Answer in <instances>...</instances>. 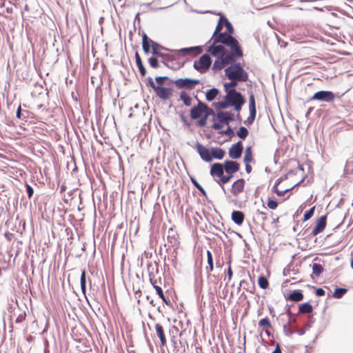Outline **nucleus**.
<instances>
[{
	"mask_svg": "<svg viewBox=\"0 0 353 353\" xmlns=\"http://www.w3.org/2000/svg\"><path fill=\"white\" fill-rule=\"evenodd\" d=\"M227 48L221 45L208 46L206 52L216 58L212 68L214 72L221 70L225 65L243 57V51L235 52L233 49Z\"/></svg>",
	"mask_w": 353,
	"mask_h": 353,
	"instance_id": "f257e3e1",
	"label": "nucleus"
},
{
	"mask_svg": "<svg viewBox=\"0 0 353 353\" xmlns=\"http://www.w3.org/2000/svg\"><path fill=\"white\" fill-rule=\"evenodd\" d=\"M224 26L225 30L219 34V39L216 41H221L220 45L228 49H233V51H243L239 41L233 36L234 33V27L227 18H224Z\"/></svg>",
	"mask_w": 353,
	"mask_h": 353,
	"instance_id": "f03ea898",
	"label": "nucleus"
},
{
	"mask_svg": "<svg viewBox=\"0 0 353 353\" xmlns=\"http://www.w3.org/2000/svg\"><path fill=\"white\" fill-rule=\"evenodd\" d=\"M225 68V75L230 80L245 82L249 79V74L243 68L241 63L234 61Z\"/></svg>",
	"mask_w": 353,
	"mask_h": 353,
	"instance_id": "7ed1b4c3",
	"label": "nucleus"
},
{
	"mask_svg": "<svg viewBox=\"0 0 353 353\" xmlns=\"http://www.w3.org/2000/svg\"><path fill=\"white\" fill-rule=\"evenodd\" d=\"M212 120L214 121L212 128L216 130H220L225 124L228 125L234 120V114L230 111H219L215 113Z\"/></svg>",
	"mask_w": 353,
	"mask_h": 353,
	"instance_id": "20e7f679",
	"label": "nucleus"
},
{
	"mask_svg": "<svg viewBox=\"0 0 353 353\" xmlns=\"http://www.w3.org/2000/svg\"><path fill=\"white\" fill-rule=\"evenodd\" d=\"M336 94L330 90H319L316 92L305 102V105L311 101H317L323 103H332L336 99Z\"/></svg>",
	"mask_w": 353,
	"mask_h": 353,
	"instance_id": "39448f33",
	"label": "nucleus"
},
{
	"mask_svg": "<svg viewBox=\"0 0 353 353\" xmlns=\"http://www.w3.org/2000/svg\"><path fill=\"white\" fill-rule=\"evenodd\" d=\"M212 64V59L210 55L204 54L201 55L199 60L194 62V68L200 73H204L208 70Z\"/></svg>",
	"mask_w": 353,
	"mask_h": 353,
	"instance_id": "423d86ee",
	"label": "nucleus"
},
{
	"mask_svg": "<svg viewBox=\"0 0 353 353\" xmlns=\"http://www.w3.org/2000/svg\"><path fill=\"white\" fill-rule=\"evenodd\" d=\"M210 108L206 103L198 99L197 105H194L190 110V118L197 120Z\"/></svg>",
	"mask_w": 353,
	"mask_h": 353,
	"instance_id": "0eeeda50",
	"label": "nucleus"
},
{
	"mask_svg": "<svg viewBox=\"0 0 353 353\" xmlns=\"http://www.w3.org/2000/svg\"><path fill=\"white\" fill-rule=\"evenodd\" d=\"M216 14L220 16L219 19L218 21L215 30L214 31L211 39L207 42L206 45L214 46L221 44V41H216V39H219V34L222 32L221 30L223 29L224 26V18L226 17L221 12H218L216 13Z\"/></svg>",
	"mask_w": 353,
	"mask_h": 353,
	"instance_id": "6e6552de",
	"label": "nucleus"
},
{
	"mask_svg": "<svg viewBox=\"0 0 353 353\" xmlns=\"http://www.w3.org/2000/svg\"><path fill=\"white\" fill-rule=\"evenodd\" d=\"M201 83L199 79L191 78H180L176 79L178 89L192 90Z\"/></svg>",
	"mask_w": 353,
	"mask_h": 353,
	"instance_id": "1a4fd4ad",
	"label": "nucleus"
},
{
	"mask_svg": "<svg viewBox=\"0 0 353 353\" xmlns=\"http://www.w3.org/2000/svg\"><path fill=\"white\" fill-rule=\"evenodd\" d=\"M174 89L164 85H157L154 93L156 96L163 101L168 100L172 96Z\"/></svg>",
	"mask_w": 353,
	"mask_h": 353,
	"instance_id": "9d476101",
	"label": "nucleus"
},
{
	"mask_svg": "<svg viewBox=\"0 0 353 353\" xmlns=\"http://www.w3.org/2000/svg\"><path fill=\"white\" fill-rule=\"evenodd\" d=\"M197 152L199 153L201 159L205 162H211L212 160V150L210 149L201 143L196 142L195 145Z\"/></svg>",
	"mask_w": 353,
	"mask_h": 353,
	"instance_id": "9b49d317",
	"label": "nucleus"
},
{
	"mask_svg": "<svg viewBox=\"0 0 353 353\" xmlns=\"http://www.w3.org/2000/svg\"><path fill=\"white\" fill-rule=\"evenodd\" d=\"M243 150V143L241 141H239L229 148L228 155L232 159H238L241 157Z\"/></svg>",
	"mask_w": 353,
	"mask_h": 353,
	"instance_id": "f8f14e48",
	"label": "nucleus"
},
{
	"mask_svg": "<svg viewBox=\"0 0 353 353\" xmlns=\"http://www.w3.org/2000/svg\"><path fill=\"white\" fill-rule=\"evenodd\" d=\"M224 99L228 102L229 106H232V104L238 103L241 100H245V98L241 92L234 90V92L226 93L224 97Z\"/></svg>",
	"mask_w": 353,
	"mask_h": 353,
	"instance_id": "ddd939ff",
	"label": "nucleus"
},
{
	"mask_svg": "<svg viewBox=\"0 0 353 353\" xmlns=\"http://www.w3.org/2000/svg\"><path fill=\"white\" fill-rule=\"evenodd\" d=\"M327 225V215H322L316 221L315 225L311 232L312 236H316L322 232Z\"/></svg>",
	"mask_w": 353,
	"mask_h": 353,
	"instance_id": "4468645a",
	"label": "nucleus"
},
{
	"mask_svg": "<svg viewBox=\"0 0 353 353\" xmlns=\"http://www.w3.org/2000/svg\"><path fill=\"white\" fill-rule=\"evenodd\" d=\"M203 51V47L201 46L189 47V48H183L179 50H172L171 52H174L176 54L179 55H185L189 52H194V55H196L198 54L201 53Z\"/></svg>",
	"mask_w": 353,
	"mask_h": 353,
	"instance_id": "2eb2a0df",
	"label": "nucleus"
},
{
	"mask_svg": "<svg viewBox=\"0 0 353 353\" xmlns=\"http://www.w3.org/2000/svg\"><path fill=\"white\" fill-rule=\"evenodd\" d=\"M226 174H234L239 171L240 163L236 161L225 160L223 163Z\"/></svg>",
	"mask_w": 353,
	"mask_h": 353,
	"instance_id": "dca6fc26",
	"label": "nucleus"
},
{
	"mask_svg": "<svg viewBox=\"0 0 353 353\" xmlns=\"http://www.w3.org/2000/svg\"><path fill=\"white\" fill-rule=\"evenodd\" d=\"M225 172L224 164L221 163H214L210 168V175L214 178L217 177L219 179Z\"/></svg>",
	"mask_w": 353,
	"mask_h": 353,
	"instance_id": "f3484780",
	"label": "nucleus"
},
{
	"mask_svg": "<svg viewBox=\"0 0 353 353\" xmlns=\"http://www.w3.org/2000/svg\"><path fill=\"white\" fill-rule=\"evenodd\" d=\"M245 181L243 179H239L235 181L231 188V192L234 196H238L244 190Z\"/></svg>",
	"mask_w": 353,
	"mask_h": 353,
	"instance_id": "a211bd4d",
	"label": "nucleus"
},
{
	"mask_svg": "<svg viewBox=\"0 0 353 353\" xmlns=\"http://www.w3.org/2000/svg\"><path fill=\"white\" fill-rule=\"evenodd\" d=\"M149 43L152 44V51L150 50V52L157 57H163V53L161 52V50H165L168 52L171 51V49L164 47L154 41H149Z\"/></svg>",
	"mask_w": 353,
	"mask_h": 353,
	"instance_id": "6ab92c4d",
	"label": "nucleus"
},
{
	"mask_svg": "<svg viewBox=\"0 0 353 353\" xmlns=\"http://www.w3.org/2000/svg\"><path fill=\"white\" fill-rule=\"evenodd\" d=\"M32 114V113L30 111L22 109L21 105H19L17 109L16 117L21 121L27 122Z\"/></svg>",
	"mask_w": 353,
	"mask_h": 353,
	"instance_id": "aec40b11",
	"label": "nucleus"
},
{
	"mask_svg": "<svg viewBox=\"0 0 353 353\" xmlns=\"http://www.w3.org/2000/svg\"><path fill=\"white\" fill-rule=\"evenodd\" d=\"M215 115L214 111L210 108L206 112H205L199 119H197L196 125L199 127L203 128L207 125L208 119L209 117Z\"/></svg>",
	"mask_w": 353,
	"mask_h": 353,
	"instance_id": "412c9836",
	"label": "nucleus"
},
{
	"mask_svg": "<svg viewBox=\"0 0 353 353\" xmlns=\"http://www.w3.org/2000/svg\"><path fill=\"white\" fill-rule=\"evenodd\" d=\"M286 300H290L294 302H299L303 299V294L301 290H294L290 292L285 296Z\"/></svg>",
	"mask_w": 353,
	"mask_h": 353,
	"instance_id": "4be33fe9",
	"label": "nucleus"
},
{
	"mask_svg": "<svg viewBox=\"0 0 353 353\" xmlns=\"http://www.w3.org/2000/svg\"><path fill=\"white\" fill-rule=\"evenodd\" d=\"M321 259L319 257H315L313 259V263L310 265L312 269V274L315 276H319L324 271V268L321 264L319 263H316V261H320Z\"/></svg>",
	"mask_w": 353,
	"mask_h": 353,
	"instance_id": "5701e85b",
	"label": "nucleus"
},
{
	"mask_svg": "<svg viewBox=\"0 0 353 353\" xmlns=\"http://www.w3.org/2000/svg\"><path fill=\"white\" fill-rule=\"evenodd\" d=\"M86 283H87V274L85 270H83L81 273L80 276V286L81 292L84 295L87 302L91 306L90 303L89 302L88 298L86 296Z\"/></svg>",
	"mask_w": 353,
	"mask_h": 353,
	"instance_id": "b1692460",
	"label": "nucleus"
},
{
	"mask_svg": "<svg viewBox=\"0 0 353 353\" xmlns=\"http://www.w3.org/2000/svg\"><path fill=\"white\" fill-rule=\"evenodd\" d=\"M232 221L238 225H241L243 223L245 215L242 211L233 210L231 214Z\"/></svg>",
	"mask_w": 353,
	"mask_h": 353,
	"instance_id": "393cba45",
	"label": "nucleus"
},
{
	"mask_svg": "<svg viewBox=\"0 0 353 353\" xmlns=\"http://www.w3.org/2000/svg\"><path fill=\"white\" fill-rule=\"evenodd\" d=\"M149 41H153L148 37L147 34L143 32L142 34V48L145 54L150 53V49H152V44L149 43Z\"/></svg>",
	"mask_w": 353,
	"mask_h": 353,
	"instance_id": "a878e982",
	"label": "nucleus"
},
{
	"mask_svg": "<svg viewBox=\"0 0 353 353\" xmlns=\"http://www.w3.org/2000/svg\"><path fill=\"white\" fill-rule=\"evenodd\" d=\"M150 281L155 289L157 294L159 295V298L162 299L163 303L168 306H171V302L165 296L163 289L160 286L155 285V283L152 282V279H150Z\"/></svg>",
	"mask_w": 353,
	"mask_h": 353,
	"instance_id": "bb28decb",
	"label": "nucleus"
},
{
	"mask_svg": "<svg viewBox=\"0 0 353 353\" xmlns=\"http://www.w3.org/2000/svg\"><path fill=\"white\" fill-rule=\"evenodd\" d=\"M155 330H156L157 336L160 339L161 345L165 346L166 345L167 340H166V337H165V334L163 326L159 323H157L155 325Z\"/></svg>",
	"mask_w": 353,
	"mask_h": 353,
	"instance_id": "cd10ccee",
	"label": "nucleus"
},
{
	"mask_svg": "<svg viewBox=\"0 0 353 353\" xmlns=\"http://www.w3.org/2000/svg\"><path fill=\"white\" fill-rule=\"evenodd\" d=\"M134 57H135L136 65L139 69V71L141 75L143 77L145 76V74L147 73V70L143 63L142 59H141L139 54L137 52H136Z\"/></svg>",
	"mask_w": 353,
	"mask_h": 353,
	"instance_id": "c85d7f7f",
	"label": "nucleus"
},
{
	"mask_svg": "<svg viewBox=\"0 0 353 353\" xmlns=\"http://www.w3.org/2000/svg\"><path fill=\"white\" fill-rule=\"evenodd\" d=\"M225 154V151L219 147H212V160L214 159L221 160L222 159Z\"/></svg>",
	"mask_w": 353,
	"mask_h": 353,
	"instance_id": "c756f323",
	"label": "nucleus"
},
{
	"mask_svg": "<svg viewBox=\"0 0 353 353\" xmlns=\"http://www.w3.org/2000/svg\"><path fill=\"white\" fill-rule=\"evenodd\" d=\"M219 92V90L216 88H212L211 89L208 90L205 92L206 100L208 101H212L216 98Z\"/></svg>",
	"mask_w": 353,
	"mask_h": 353,
	"instance_id": "7c9ffc66",
	"label": "nucleus"
},
{
	"mask_svg": "<svg viewBox=\"0 0 353 353\" xmlns=\"http://www.w3.org/2000/svg\"><path fill=\"white\" fill-rule=\"evenodd\" d=\"M238 85V81L231 80L230 82H225L223 84V88L225 93L234 92L236 90V86Z\"/></svg>",
	"mask_w": 353,
	"mask_h": 353,
	"instance_id": "2f4dec72",
	"label": "nucleus"
},
{
	"mask_svg": "<svg viewBox=\"0 0 353 353\" xmlns=\"http://www.w3.org/2000/svg\"><path fill=\"white\" fill-rule=\"evenodd\" d=\"M179 100L182 101L185 106L188 107L192 105V99L185 91H181L180 92Z\"/></svg>",
	"mask_w": 353,
	"mask_h": 353,
	"instance_id": "473e14b6",
	"label": "nucleus"
},
{
	"mask_svg": "<svg viewBox=\"0 0 353 353\" xmlns=\"http://www.w3.org/2000/svg\"><path fill=\"white\" fill-rule=\"evenodd\" d=\"M162 59V63L168 68H171L172 70H175L172 66H170L169 65L170 62H172L175 60V58H174L172 55H170L168 54H164L163 53V57H159Z\"/></svg>",
	"mask_w": 353,
	"mask_h": 353,
	"instance_id": "72a5a7b5",
	"label": "nucleus"
},
{
	"mask_svg": "<svg viewBox=\"0 0 353 353\" xmlns=\"http://www.w3.org/2000/svg\"><path fill=\"white\" fill-rule=\"evenodd\" d=\"M313 310V307L310 302H305L299 305V313H310Z\"/></svg>",
	"mask_w": 353,
	"mask_h": 353,
	"instance_id": "f704fd0d",
	"label": "nucleus"
},
{
	"mask_svg": "<svg viewBox=\"0 0 353 353\" xmlns=\"http://www.w3.org/2000/svg\"><path fill=\"white\" fill-rule=\"evenodd\" d=\"M347 292V289L345 288L336 287L332 294V296L335 299L342 298Z\"/></svg>",
	"mask_w": 353,
	"mask_h": 353,
	"instance_id": "c9c22d12",
	"label": "nucleus"
},
{
	"mask_svg": "<svg viewBox=\"0 0 353 353\" xmlns=\"http://www.w3.org/2000/svg\"><path fill=\"white\" fill-rule=\"evenodd\" d=\"M249 117L243 121V123L247 126L253 124L256 116V110H249Z\"/></svg>",
	"mask_w": 353,
	"mask_h": 353,
	"instance_id": "e433bc0d",
	"label": "nucleus"
},
{
	"mask_svg": "<svg viewBox=\"0 0 353 353\" xmlns=\"http://www.w3.org/2000/svg\"><path fill=\"white\" fill-rule=\"evenodd\" d=\"M253 161L252 150L251 146H247L243 157L244 163H251Z\"/></svg>",
	"mask_w": 353,
	"mask_h": 353,
	"instance_id": "4c0bfd02",
	"label": "nucleus"
},
{
	"mask_svg": "<svg viewBox=\"0 0 353 353\" xmlns=\"http://www.w3.org/2000/svg\"><path fill=\"white\" fill-rule=\"evenodd\" d=\"M258 285L263 290H265L269 286V282L267 278L263 275L261 274L258 278Z\"/></svg>",
	"mask_w": 353,
	"mask_h": 353,
	"instance_id": "58836bf2",
	"label": "nucleus"
},
{
	"mask_svg": "<svg viewBox=\"0 0 353 353\" xmlns=\"http://www.w3.org/2000/svg\"><path fill=\"white\" fill-rule=\"evenodd\" d=\"M248 134H249L248 130L244 126L239 127L236 131V135L241 139H243V140L246 139V137L248 136Z\"/></svg>",
	"mask_w": 353,
	"mask_h": 353,
	"instance_id": "ea45409f",
	"label": "nucleus"
},
{
	"mask_svg": "<svg viewBox=\"0 0 353 353\" xmlns=\"http://www.w3.org/2000/svg\"><path fill=\"white\" fill-rule=\"evenodd\" d=\"M234 176V174H224V173L222 174V176H221V177L219 178V179H215L214 180L219 183V184H221V183H228L231 179Z\"/></svg>",
	"mask_w": 353,
	"mask_h": 353,
	"instance_id": "a19ab883",
	"label": "nucleus"
},
{
	"mask_svg": "<svg viewBox=\"0 0 353 353\" xmlns=\"http://www.w3.org/2000/svg\"><path fill=\"white\" fill-rule=\"evenodd\" d=\"M213 105L216 110H225L230 107L225 99L213 103Z\"/></svg>",
	"mask_w": 353,
	"mask_h": 353,
	"instance_id": "79ce46f5",
	"label": "nucleus"
},
{
	"mask_svg": "<svg viewBox=\"0 0 353 353\" xmlns=\"http://www.w3.org/2000/svg\"><path fill=\"white\" fill-rule=\"evenodd\" d=\"M219 133L221 135H227L229 138H232L235 135L234 130L230 125L225 130H220Z\"/></svg>",
	"mask_w": 353,
	"mask_h": 353,
	"instance_id": "37998d69",
	"label": "nucleus"
},
{
	"mask_svg": "<svg viewBox=\"0 0 353 353\" xmlns=\"http://www.w3.org/2000/svg\"><path fill=\"white\" fill-rule=\"evenodd\" d=\"M259 326L261 327H270V328H271L272 327V325H271V323H270V321L269 318L266 316L265 318L261 319L259 321Z\"/></svg>",
	"mask_w": 353,
	"mask_h": 353,
	"instance_id": "c03bdc74",
	"label": "nucleus"
},
{
	"mask_svg": "<svg viewBox=\"0 0 353 353\" xmlns=\"http://www.w3.org/2000/svg\"><path fill=\"white\" fill-rule=\"evenodd\" d=\"M249 110H256L255 97L252 92L249 93Z\"/></svg>",
	"mask_w": 353,
	"mask_h": 353,
	"instance_id": "a18cd8bd",
	"label": "nucleus"
},
{
	"mask_svg": "<svg viewBox=\"0 0 353 353\" xmlns=\"http://www.w3.org/2000/svg\"><path fill=\"white\" fill-rule=\"evenodd\" d=\"M314 210H315V206H313V207L310 208L309 210H307V211H305L303 214V221H306L309 220L314 215Z\"/></svg>",
	"mask_w": 353,
	"mask_h": 353,
	"instance_id": "49530a36",
	"label": "nucleus"
},
{
	"mask_svg": "<svg viewBox=\"0 0 353 353\" xmlns=\"http://www.w3.org/2000/svg\"><path fill=\"white\" fill-rule=\"evenodd\" d=\"M145 83L147 87L152 88L154 91L156 90L157 84L154 83L151 77H147L145 80Z\"/></svg>",
	"mask_w": 353,
	"mask_h": 353,
	"instance_id": "de8ad7c7",
	"label": "nucleus"
},
{
	"mask_svg": "<svg viewBox=\"0 0 353 353\" xmlns=\"http://www.w3.org/2000/svg\"><path fill=\"white\" fill-rule=\"evenodd\" d=\"M268 207L271 210H275L278 206V202L275 199L269 197L267 201Z\"/></svg>",
	"mask_w": 353,
	"mask_h": 353,
	"instance_id": "09e8293b",
	"label": "nucleus"
},
{
	"mask_svg": "<svg viewBox=\"0 0 353 353\" xmlns=\"http://www.w3.org/2000/svg\"><path fill=\"white\" fill-rule=\"evenodd\" d=\"M150 65L153 68H157L159 66V61L156 56H152L148 59Z\"/></svg>",
	"mask_w": 353,
	"mask_h": 353,
	"instance_id": "8fccbe9b",
	"label": "nucleus"
},
{
	"mask_svg": "<svg viewBox=\"0 0 353 353\" xmlns=\"http://www.w3.org/2000/svg\"><path fill=\"white\" fill-rule=\"evenodd\" d=\"M307 286L308 288H312L315 290V295L316 296H323L325 294V290L321 288H316V287L310 285H307Z\"/></svg>",
	"mask_w": 353,
	"mask_h": 353,
	"instance_id": "3c124183",
	"label": "nucleus"
},
{
	"mask_svg": "<svg viewBox=\"0 0 353 353\" xmlns=\"http://www.w3.org/2000/svg\"><path fill=\"white\" fill-rule=\"evenodd\" d=\"M246 99L241 100V101L238 103H235L234 104H232L231 107L234 108V110L236 111L238 113L241 111L242 109L243 105L245 103Z\"/></svg>",
	"mask_w": 353,
	"mask_h": 353,
	"instance_id": "603ef678",
	"label": "nucleus"
},
{
	"mask_svg": "<svg viewBox=\"0 0 353 353\" xmlns=\"http://www.w3.org/2000/svg\"><path fill=\"white\" fill-rule=\"evenodd\" d=\"M169 79L168 76H158L155 77V82L157 85H164V81Z\"/></svg>",
	"mask_w": 353,
	"mask_h": 353,
	"instance_id": "864d4df0",
	"label": "nucleus"
},
{
	"mask_svg": "<svg viewBox=\"0 0 353 353\" xmlns=\"http://www.w3.org/2000/svg\"><path fill=\"white\" fill-rule=\"evenodd\" d=\"M303 179H302L301 181L298 182L296 184H295L294 186H292V188H287L284 190H279L277 192V195L279 196H283L285 195V194H286L287 192L291 191L292 189H294L296 186L299 185L302 181H303Z\"/></svg>",
	"mask_w": 353,
	"mask_h": 353,
	"instance_id": "5fc2aeb1",
	"label": "nucleus"
},
{
	"mask_svg": "<svg viewBox=\"0 0 353 353\" xmlns=\"http://www.w3.org/2000/svg\"><path fill=\"white\" fill-rule=\"evenodd\" d=\"M25 186H26L27 196H28V199H31L34 194V189L30 185H29L27 183H26Z\"/></svg>",
	"mask_w": 353,
	"mask_h": 353,
	"instance_id": "6e6d98bb",
	"label": "nucleus"
},
{
	"mask_svg": "<svg viewBox=\"0 0 353 353\" xmlns=\"http://www.w3.org/2000/svg\"><path fill=\"white\" fill-rule=\"evenodd\" d=\"M314 322V319L313 316H310L308 317V320H307V323L305 324L304 327H305V329L308 330L312 327Z\"/></svg>",
	"mask_w": 353,
	"mask_h": 353,
	"instance_id": "4d7b16f0",
	"label": "nucleus"
},
{
	"mask_svg": "<svg viewBox=\"0 0 353 353\" xmlns=\"http://www.w3.org/2000/svg\"><path fill=\"white\" fill-rule=\"evenodd\" d=\"M26 313H21L20 314L18 315V316L17 317L16 320H15V322L17 323H22L25 319H26Z\"/></svg>",
	"mask_w": 353,
	"mask_h": 353,
	"instance_id": "13d9d810",
	"label": "nucleus"
},
{
	"mask_svg": "<svg viewBox=\"0 0 353 353\" xmlns=\"http://www.w3.org/2000/svg\"><path fill=\"white\" fill-rule=\"evenodd\" d=\"M207 263L208 264L214 263H213V256L212 252L210 250H207Z\"/></svg>",
	"mask_w": 353,
	"mask_h": 353,
	"instance_id": "bf43d9fd",
	"label": "nucleus"
},
{
	"mask_svg": "<svg viewBox=\"0 0 353 353\" xmlns=\"http://www.w3.org/2000/svg\"><path fill=\"white\" fill-rule=\"evenodd\" d=\"M283 332L285 333V334L286 336H290L294 333V331L290 330L288 327V325L285 324V325H283Z\"/></svg>",
	"mask_w": 353,
	"mask_h": 353,
	"instance_id": "052dcab7",
	"label": "nucleus"
},
{
	"mask_svg": "<svg viewBox=\"0 0 353 353\" xmlns=\"http://www.w3.org/2000/svg\"><path fill=\"white\" fill-rule=\"evenodd\" d=\"M180 118H181V121L183 122V123L185 125H187V126H190V123L188 121L187 118L183 115V114H181L180 115Z\"/></svg>",
	"mask_w": 353,
	"mask_h": 353,
	"instance_id": "680f3d73",
	"label": "nucleus"
},
{
	"mask_svg": "<svg viewBox=\"0 0 353 353\" xmlns=\"http://www.w3.org/2000/svg\"><path fill=\"white\" fill-rule=\"evenodd\" d=\"M256 214L261 216V220L265 221L267 219L266 213L264 212H261L259 210H257Z\"/></svg>",
	"mask_w": 353,
	"mask_h": 353,
	"instance_id": "e2e57ef3",
	"label": "nucleus"
},
{
	"mask_svg": "<svg viewBox=\"0 0 353 353\" xmlns=\"http://www.w3.org/2000/svg\"><path fill=\"white\" fill-rule=\"evenodd\" d=\"M272 353H282L281 347L279 343H276L275 348L272 352Z\"/></svg>",
	"mask_w": 353,
	"mask_h": 353,
	"instance_id": "0e129e2a",
	"label": "nucleus"
},
{
	"mask_svg": "<svg viewBox=\"0 0 353 353\" xmlns=\"http://www.w3.org/2000/svg\"><path fill=\"white\" fill-rule=\"evenodd\" d=\"M245 172L248 174H250L252 172V166L250 165V163H245Z\"/></svg>",
	"mask_w": 353,
	"mask_h": 353,
	"instance_id": "69168bd1",
	"label": "nucleus"
},
{
	"mask_svg": "<svg viewBox=\"0 0 353 353\" xmlns=\"http://www.w3.org/2000/svg\"><path fill=\"white\" fill-rule=\"evenodd\" d=\"M190 181L195 188L200 185L194 176H190Z\"/></svg>",
	"mask_w": 353,
	"mask_h": 353,
	"instance_id": "338daca9",
	"label": "nucleus"
},
{
	"mask_svg": "<svg viewBox=\"0 0 353 353\" xmlns=\"http://www.w3.org/2000/svg\"><path fill=\"white\" fill-rule=\"evenodd\" d=\"M227 274H228V280H230L232 279V275H233V272L232 270V268L231 267H228V268Z\"/></svg>",
	"mask_w": 353,
	"mask_h": 353,
	"instance_id": "774afa93",
	"label": "nucleus"
}]
</instances>
